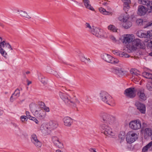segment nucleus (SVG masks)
<instances>
[{
	"label": "nucleus",
	"instance_id": "c85d7f7f",
	"mask_svg": "<svg viewBox=\"0 0 152 152\" xmlns=\"http://www.w3.org/2000/svg\"><path fill=\"white\" fill-rule=\"evenodd\" d=\"M0 53L2 56L5 58H8L11 54V53L10 52L9 53L7 54L5 51L3 49L1 48L0 50Z\"/></svg>",
	"mask_w": 152,
	"mask_h": 152
},
{
	"label": "nucleus",
	"instance_id": "cd10ccee",
	"mask_svg": "<svg viewBox=\"0 0 152 152\" xmlns=\"http://www.w3.org/2000/svg\"><path fill=\"white\" fill-rule=\"evenodd\" d=\"M99 12L102 14L104 15H112V13L110 12H107L106 10L105 9L103 8L100 7L99 8Z\"/></svg>",
	"mask_w": 152,
	"mask_h": 152
},
{
	"label": "nucleus",
	"instance_id": "58836bf2",
	"mask_svg": "<svg viewBox=\"0 0 152 152\" xmlns=\"http://www.w3.org/2000/svg\"><path fill=\"white\" fill-rule=\"evenodd\" d=\"M81 61L82 62L86 63L90 61V59L89 58H87L84 57H83L81 58Z\"/></svg>",
	"mask_w": 152,
	"mask_h": 152
},
{
	"label": "nucleus",
	"instance_id": "bb28decb",
	"mask_svg": "<svg viewBox=\"0 0 152 152\" xmlns=\"http://www.w3.org/2000/svg\"><path fill=\"white\" fill-rule=\"evenodd\" d=\"M132 24L131 22L128 20L123 23L122 26L124 28L127 29L130 28L132 26Z\"/></svg>",
	"mask_w": 152,
	"mask_h": 152
},
{
	"label": "nucleus",
	"instance_id": "aec40b11",
	"mask_svg": "<svg viewBox=\"0 0 152 152\" xmlns=\"http://www.w3.org/2000/svg\"><path fill=\"white\" fill-rule=\"evenodd\" d=\"M147 11V9L142 5H140L138 7V14L140 15H144L146 13Z\"/></svg>",
	"mask_w": 152,
	"mask_h": 152
},
{
	"label": "nucleus",
	"instance_id": "37998d69",
	"mask_svg": "<svg viewBox=\"0 0 152 152\" xmlns=\"http://www.w3.org/2000/svg\"><path fill=\"white\" fill-rule=\"evenodd\" d=\"M30 120L33 121L37 124H39V121L35 117H32V118Z\"/></svg>",
	"mask_w": 152,
	"mask_h": 152
},
{
	"label": "nucleus",
	"instance_id": "338daca9",
	"mask_svg": "<svg viewBox=\"0 0 152 152\" xmlns=\"http://www.w3.org/2000/svg\"><path fill=\"white\" fill-rule=\"evenodd\" d=\"M77 102L78 103H80V102L79 101H77Z\"/></svg>",
	"mask_w": 152,
	"mask_h": 152
},
{
	"label": "nucleus",
	"instance_id": "a18cd8bd",
	"mask_svg": "<svg viewBox=\"0 0 152 152\" xmlns=\"http://www.w3.org/2000/svg\"><path fill=\"white\" fill-rule=\"evenodd\" d=\"M132 78L134 80H136L137 81H138L140 79V76H136L132 77Z\"/></svg>",
	"mask_w": 152,
	"mask_h": 152
},
{
	"label": "nucleus",
	"instance_id": "423d86ee",
	"mask_svg": "<svg viewBox=\"0 0 152 152\" xmlns=\"http://www.w3.org/2000/svg\"><path fill=\"white\" fill-rule=\"evenodd\" d=\"M137 91L134 88H129L125 90L124 93L127 97L133 98L136 96V92Z\"/></svg>",
	"mask_w": 152,
	"mask_h": 152
},
{
	"label": "nucleus",
	"instance_id": "5fc2aeb1",
	"mask_svg": "<svg viewBox=\"0 0 152 152\" xmlns=\"http://www.w3.org/2000/svg\"><path fill=\"white\" fill-rule=\"evenodd\" d=\"M27 81L28 82L27 85L28 86L31 83V81H28V80H27Z\"/></svg>",
	"mask_w": 152,
	"mask_h": 152
},
{
	"label": "nucleus",
	"instance_id": "de8ad7c7",
	"mask_svg": "<svg viewBox=\"0 0 152 152\" xmlns=\"http://www.w3.org/2000/svg\"><path fill=\"white\" fill-rule=\"evenodd\" d=\"M124 3H130L131 1L130 0H122Z\"/></svg>",
	"mask_w": 152,
	"mask_h": 152
},
{
	"label": "nucleus",
	"instance_id": "e2e57ef3",
	"mask_svg": "<svg viewBox=\"0 0 152 152\" xmlns=\"http://www.w3.org/2000/svg\"><path fill=\"white\" fill-rule=\"evenodd\" d=\"M70 1H71V2H72V3H74L75 1H73V0H71Z\"/></svg>",
	"mask_w": 152,
	"mask_h": 152
},
{
	"label": "nucleus",
	"instance_id": "ddd939ff",
	"mask_svg": "<svg viewBox=\"0 0 152 152\" xmlns=\"http://www.w3.org/2000/svg\"><path fill=\"white\" fill-rule=\"evenodd\" d=\"M134 38V37L132 34L124 35L123 39V42L125 44H127L132 42Z\"/></svg>",
	"mask_w": 152,
	"mask_h": 152
},
{
	"label": "nucleus",
	"instance_id": "a211bd4d",
	"mask_svg": "<svg viewBox=\"0 0 152 152\" xmlns=\"http://www.w3.org/2000/svg\"><path fill=\"white\" fill-rule=\"evenodd\" d=\"M137 35L139 37L142 38H150L152 34L150 31H148L146 33L142 32L141 31H138L137 33Z\"/></svg>",
	"mask_w": 152,
	"mask_h": 152
},
{
	"label": "nucleus",
	"instance_id": "864d4df0",
	"mask_svg": "<svg viewBox=\"0 0 152 152\" xmlns=\"http://www.w3.org/2000/svg\"><path fill=\"white\" fill-rule=\"evenodd\" d=\"M44 110H45L47 112H48L49 111V108L48 107H46L44 109Z\"/></svg>",
	"mask_w": 152,
	"mask_h": 152
},
{
	"label": "nucleus",
	"instance_id": "2eb2a0df",
	"mask_svg": "<svg viewBox=\"0 0 152 152\" xmlns=\"http://www.w3.org/2000/svg\"><path fill=\"white\" fill-rule=\"evenodd\" d=\"M135 105L137 110L141 113L142 114L145 113L146 108L144 104L139 102H137L135 103Z\"/></svg>",
	"mask_w": 152,
	"mask_h": 152
},
{
	"label": "nucleus",
	"instance_id": "603ef678",
	"mask_svg": "<svg viewBox=\"0 0 152 152\" xmlns=\"http://www.w3.org/2000/svg\"><path fill=\"white\" fill-rule=\"evenodd\" d=\"M78 2H77L76 1H75L74 3H73V4H74L76 6H78L77 5Z\"/></svg>",
	"mask_w": 152,
	"mask_h": 152
},
{
	"label": "nucleus",
	"instance_id": "a19ab883",
	"mask_svg": "<svg viewBox=\"0 0 152 152\" xmlns=\"http://www.w3.org/2000/svg\"><path fill=\"white\" fill-rule=\"evenodd\" d=\"M121 57H129V55L127 54L126 53H121Z\"/></svg>",
	"mask_w": 152,
	"mask_h": 152
},
{
	"label": "nucleus",
	"instance_id": "412c9836",
	"mask_svg": "<svg viewBox=\"0 0 152 152\" xmlns=\"http://www.w3.org/2000/svg\"><path fill=\"white\" fill-rule=\"evenodd\" d=\"M114 71L115 73L120 77L124 75L125 72L124 69L120 67L114 69Z\"/></svg>",
	"mask_w": 152,
	"mask_h": 152
},
{
	"label": "nucleus",
	"instance_id": "f03ea898",
	"mask_svg": "<svg viewBox=\"0 0 152 152\" xmlns=\"http://www.w3.org/2000/svg\"><path fill=\"white\" fill-rule=\"evenodd\" d=\"M58 124L55 121H50L48 123L43 124L40 126V130L44 134L47 135L50 134L52 130L57 128Z\"/></svg>",
	"mask_w": 152,
	"mask_h": 152
},
{
	"label": "nucleus",
	"instance_id": "bf43d9fd",
	"mask_svg": "<svg viewBox=\"0 0 152 152\" xmlns=\"http://www.w3.org/2000/svg\"><path fill=\"white\" fill-rule=\"evenodd\" d=\"M56 76L57 77V78H60V77L58 75V74H57V75H56Z\"/></svg>",
	"mask_w": 152,
	"mask_h": 152
},
{
	"label": "nucleus",
	"instance_id": "4be33fe9",
	"mask_svg": "<svg viewBox=\"0 0 152 152\" xmlns=\"http://www.w3.org/2000/svg\"><path fill=\"white\" fill-rule=\"evenodd\" d=\"M64 125L66 126H71L72 122V119L69 117H65L63 119Z\"/></svg>",
	"mask_w": 152,
	"mask_h": 152
},
{
	"label": "nucleus",
	"instance_id": "052dcab7",
	"mask_svg": "<svg viewBox=\"0 0 152 152\" xmlns=\"http://www.w3.org/2000/svg\"><path fill=\"white\" fill-rule=\"evenodd\" d=\"M26 74H28L30 73V72L29 71H28L26 72Z\"/></svg>",
	"mask_w": 152,
	"mask_h": 152
},
{
	"label": "nucleus",
	"instance_id": "7ed1b4c3",
	"mask_svg": "<svg viewBox=\"0 0 152 152\" xmlns=\"http://www.w3.org/2000/svg\"><path fill=\"white\" fill-rule=\"evenodd\" d=\"M137 47L142 49H144L145 48V44L143 42L139 39L134 40L132 42V45L129 47L131 51L135 50Z\"/></svg>",
	"mask_w": 152,
	"mask_h": 152
},
{
	"label": "nucleus",
	"instance_id": "4c0bfd02",
	"mask_svg": "<svg viewBox=\"0 0 152 152\" xmlns=\"http://www.w3.org/2000/svg\"><path fill=\"white\" fill-rule=\"evenodd\" d=\"M45 77L43 76H42L41 77V82L44 85L47 83V81L45 79Z\"/></svg>",
	"mask_w": 152,
	"mask_h": 152
},
{
	"label": "nucleus",
	"instance_id": "f8f14e48",
	"mask_svg": "<svg viewBox=\"0 0 152 152\" xmlns=\"http://www.w3.org/2000/svg\"><path fill=\"white\" fill-rule=\"evenodd\" d=\"M139 3L146 5L148 7V10L149 12H152V2L149 0H140L139 1Z\"/></svg>",
	"mask_w": 152,
	"mask_h": 152
},
{
	"label": "nucleus",
	"instance_id": "6e6d98bb",
	"mask_svg": "<svg viewBox=\"0 0 152 152\" xmlns=\"http://www.w3.org/2000/svg\"><path fill=\"white\" fill-rule=\"evenodd\" d=\"M56 152H63L61 151L60 150L58 149L56 150Z\"/></svg>",
	"mask_w": 152,
	"mask_h": 152
},
{
	"label": "nucleus",
	"instance_id": "72a5a7b5",
	"mask_svg": "<svg viewBox=\"0 0 152 152\" xmlns=\"http://www.w3.org/2000/svg\"><path fill=\"white\" fill-rule=\"evenodd\" d=\"M125 137V134L124 132H121L118 135V137L121 141L124 140Z\"/></svg>",
	"mask_w": 152,
	"mask_h": 152
},
{
	"label": "nucleus",
	"instance_id": "6ab92c4d",
	"mask_svg": "<svg viewBox=\"0 0 152 152\" xmlns=\"http://www.w3.org/2000/svg\"><path fill=\"white\" fill-rule=\"evenodd\" d=\"M91 31L93 35L98 37H100L102 35L100 29L99 28L93 27Z\"/></svg>",
	"mask_w": 152,
	"mask_h": 152
},
{
	"label": "nucleus",
	"instance_id": "39448f33",
	"mask_svg": "<svg viewBox=\"0 0 152 152\" xmlns=\"http://www.w3.org/2000/svg\"><path fill=\"white\" fill-rule=\"evenodd\" d=\"M137 134L132 131L129 132L127 134L126 137V140L128 143H132L137 139Z\"/></svg>",
	"mask_w": 152,
	"mask_h": 152
},
{
	"label": "nucleus",
	"instance_id": "6e6552de",
	"mask_svg": "<svg viewBox=\"0 0 152 152\" xmlns=\"http://www.w3.org/2000/svg\"><path fill=\"white\" fill-rule=\"evenodd\" d=\"M129 127L133 130H137L141 128V123L139 120L132 121L129 124Z\"/></svg>",
	"mask_w": 152,
	"mask_h": 152
},
{
	"label": "nucleus",
	"instance_id": "9d476101",
	"mask_svg": "<svg viewBox=\"0 0 152 152\" xmlns=\"http://www.w3.org/2000/svg\"><path fill=\"white\" fill-rule=\"evenodd\" d=\"M17 11L20 12V15L23 17L28 19L31 18V11L29 9H26L24 10H18Z\"/></svg>",
	"mask_w": 152,
	"mask_h": 152
},
{
	"label": "nucleus",
	"instance_id": "c9c22d12",
	"mask_svg": "<svg viewBox=\"0 0 152 152\" xmlns=\"http://www.w3.org/2000/svg\"><path fill=\"white\" fill-rule=\"evenodd\" d=\"M108 29L113 31V32L116 31V29L114 26L112 25H110L108 27Z\"/></svg>",
	"mask_w": 152,
	"mask_h": 152
},
{
	"label": "nucleus",
	"instance_id": "b1692460",
	"mask_svg": "<svg viewBox=\"0 0 152 152\" xmlns=\"http://www.w3.org/2000/svg\"><path fill=\"white\" fill-rule=\"evenodd\" d=\"M83 1L86 8L89 9L92 11L94 10V9L90 4V1L88 0H83Z\"/></svg>",
	"mask_w": 152,
	"mask_h": 152
},
{
	"label": "nucleus",
	"instance_id": "dca6fc26",
	"mask_svg": "<svg viewBox=\"0 0 152 152\" xmlns=\"http://www.w3.org/2000/svg\"><path fill=\"white\" fill-rule=\"evenodd\" d=\"M137 95L138 96L139 99L141 101H144L147 99V96L144 93L143 90L139 89L137 91Z\"/></svg>",
	"mask_w": 152,
	"mask_h": 152
},
{
	"label": "nucleus",
	"instance_id": "a878e982",
	"mask_svg": "<svg viewBox=\"0 0 152 152\" xmlns=\"http://www.w3.org/2000/svg\"><path fill=\"white\" fill-rule=\"evenodd\" d=\"M20 92L18 88H17L15 92L12 94L10 98V100L11 102L13 101V95H14L17 97H18L20 96Z\"/></svg>",
	"mask_w": 152,
	"mask_h": 152
},
{
	"label": "nucleus",
	"instance_id": "0e129e2a",
	"mask_svg": "<svg viewBox=\"0 0 152 152\" xmlns=\"http://www.w3.org/2000/svg\"><path fill=\"white\" fill-rule=\"evenodd\" d=\"M70 1H71V2H72V3H74L75 1H73V0H71Z\"/></svg>",
	"mask_w": 152,
	"mask_h": 152
},
{
	"label": "nucleus",
	"instance_id": "09e8293b",
	"mask_svg": "<svg viewBox=\"0 0 152 152\" xmlns=\"http://www.w3.org/2000/svg\"><path fill=\"white\" fill-rule=\"evenodd\" d=\"M152 25V21L148 23H147L146 24V26L145 27V28H146L148 26H151Z\"/></svg>",
	"mask_w": 152,
	"mask_h": 152
},
{
	"label": "nucleus",
	"instance_id": "49530a36",
	"mask_svg": "<svg viewBox=\"0 0 152 152\" xmlns=\"http://www.w3.org/2000/svg\"><path fill=\"white\" fill-rule=\"evenodd\" d=\"M110 38L111 39L113 42H116L115 38L113 36L111 35L110 37Z\"/></svg>",
	"mask_w": 152,
	"mask_h": 152
},
{
	"label": "nucleus",
	"instance_id": "4d7b16f0",
	"mask_svg": "<svg viewBox=\"0 0 152 152\" xmlns=\"http://www.w3.org/2000/svg\"><path fill=\"white\" fill-rule=\"evenodd\" d=\"M2 38L0 37V44L2 42Z\"/></svg>",
	"mask_w": 152,
	"mask_h": 152
},
{
	"label": "nucleus",
	"instance_id": "c756f323",
	"mask_svg": "<svg viewBox=\"0 0 152 152\" xmlns=\"http://www.w3.org/2000/svg\"><path fill=\"white\" fill-rule=\"evenodd\" d=\"M129 19L128 16L127 15L125 16L122 14L121 15L118 17V19L119 20L124 23L125 21Z\"/></svg>",
	"mask_w": 152,
	"mask_h": 152
},
{
	"label": "nucleus",
	"instance_id": "8fccbe9b",
	"mask_svg": "<svg viewBox=\"0 0 152 152\" xmlns=\"http://www.w3.org/2000/svg\"><path fill=\"white\" fill-rule=\"evenodd\" d=\"M86 27L88 28H89L91 29V30L92 29V28L91 26L90 25V24L88 23H86Z\"/></svg>",
	"mask_w": 152,
	"mask_h": 152
},
{
	"label": "nucleus",
	"instance_id": "473e14b6",
	"mask_svg": "<svg viewBox=\"0 0 152 152\" xmlns=\"http://www.w3.org/2000/svg\"><path fill=\"white\" fill-rule=\"evenodd\" d=\"M152 145V141L150 142L146 146L144 147L143 148L142 151L143 152H145L147 151L148 149Z\"/></svg>",
	"mask_w": 152,
	"mask_h": 152
},
{
	"label": "nucleus",
	"instance_id": "393cba45",
	"mask_svg": "<svg viewBox=\"0 0 152 152\" xmlns=\"http://www.w3.org/2000/svg\"><path fill=\"white\" fill-rule=\"evenodd\" d=\"M130 73L132 75V77L140 76V72L135 69H132L130 71Z\"/></svg>",
	"mask_w": 152,
	"mask_h": 152
},
{
	"label": "nucleus",
	"instance_id": "3c124183",
	"mask_svg": "<svg viewBox=\"0 0 152 152\" xmlns=\"http://www.w3.org/2000/svg\"><path fill=\"white\" fill-rule=\"evenodd\" d=\"M26 116H27L26 115H22L21 116V117L23 118H24V120L27 121L28 118Z\"/></svg>",
	"mask_w": 152,
	"mask_h": 152
},
{
	"label": "nucleus",
	"instance_id": "2f4dec72",
	"mask_svg": "<svg viewBox=\"0 0 152 152\" xmlns=\"http://www.w3.org/2000/svg\"><path fill=\"white\" fill-rule=\"evenodd\" d=\"M130 3H124L123 4V9L125 12L127 13L130 8Z\"/></svg>",
	"mask_w": 152,
	"mask_h": 152
},
{
	"label": "nucleus",
	"instance_id": "69168bd1",
	"mask_svg": "<svg viewBox=\"0 0 152 152\" xmlns=\"http://www.w3.org/2000/svg\"><path fill=\"white\" fill-rule=\"evenodd\" d=\"M150 55L151 56H152V52L151 53H150Z\"/></svg>",
	"mask_w": 152,
	"mask_h": 152
},
{
	"label": "nucleus",
	"instance_id": "0eeeda50",
	"mask_svg": "<svg viewBox=\"0 0 152 152\" xmlns=\"http://www.w3.org/2000/svg\"><path fill=\"white\" fill-rule=\"evenodd\" d=\"M60 96L61 99L63 100L66 104L74 107L76 106L75 103L71 100L69 99L64 94L61 92Z\"/></svg>",
	"mask_w": 152,
	"mask_h": 152
},
{
	"label": "nucleus",
	"instance_id": "4468645a",
	"mask_svg": "<svg viewBox=\"0 0 152 152\" xmlns=\"http://www.w3.org/2000/svg\"><path fill=\"white\" fill-rule=\"evenodd\" d=\"M31 140L37 148H39L41 147L42 143L38 140L37 137L35 134H34L31 135Z\"/></svg>",
	"mask_w": 152,
	"mask_h": 152
},
{
	"label": "nucleus",
	"instance_id": "1a4fd4ad",
	"mask_svg": "<svg viewBox=\"0 0 152 152\" xmlns=\"http://www.w3.org/2000/svg\"><path fill=\"white\" fill-rule=\"evenodd\" d=\"M103 58L107 62L112 64H117L119 61L118 59L113 58L110 55L108 54H105L104 55Z\"/></svg>",
	"mask_w": 152,
	"mask_h": 152
},
{
	"label": "nucleus",
	"instance_id": "e433bc0d",
	"mask_svg": "<svg viewBox=\"0 0 152 152\" xmlns=\"http://www.w3.org/2000/svg\"><path fill=\"white\" fill-rule=\"evenodd\" d=\"M148 47L150 48L152 51V39L148 41Z\"/></svg>",
	"mask_w": 152,
	"mask_h": 152
},
{
	"label": "nucleus",
	"instance_id": "c03bdc74",
	"mask_svg": "<svg viewBox=\"0 0 152 152\" xmlns=\"http://www.w3.org/2000/svg\"><path fill=\"white\" fill-rule=\"evenodd\" d=\"M113 52L114 54H115L117 56H121L120 54H121V53H120L119 51L114 50L113 51Z\"/></svg>",
	"mask_w": 152,
	"mask_h": 152
},
{
	"label": "nucleus",
	"instance_id": "f3484780",
	"mask_svg": "<svg viewBox=\"0 0 152 152\" xmlns=\"http://www.w3.org/2000/svg\"><path fill=\"white\" fill-rule=\"evenodd\" d=\"M52 141L54 145L60 148H63V144L59 140V138L56 136H53L52 138Z\"/></svg>",
	"mask_w": 152,
	"mask_h": 152
},
{
	"label": "nucleus",
	"instance_id": "680f3d73",
	"mask_svg": "<svg viewBox=\"0 0 152 152\" xmlns=\"http://www.w3.org/2000/svg\"><path fill=\"white\" fill-rule=\"evenodd\" d=\"M103 4L104 5H106L107 4V3H104Z\"/></svg>",
	"mask_w": 152,
	"mask_h": 152
},
{
	"label": "nucleus",
	"instance_id": "9b49d317",
	"mask_svg": "<svg viewBox=\"0 0 152 152\" xmlns=\"http://www.w3.org/2000/svg\"><path fill=\"white\" fill-rule=\"evenodd\" d=\"M34 114L37 117L41 119L45 118L46 115V112L40 108H38L36 110Z\"/></svg>",
	"mask_w": 152,
	"mask_h": 152
},
{
	"label": "nucleus",
	"instance_id": "f704fd0d",
	"mask_svg": "<svg viewBox=\"0 0 152 152\" xmlns=\"http://www.w3.org/2000/svg\"><path fill=\"white\" fill-rule=\"evenodd\" d=\"M5 44H6V46L9 48H10L11 50H12V48L11 45L9 44H6L5 42L4 41L2 42L0 44V48L4 47Z\"/></svg>",
	"mask_w": 152,
	"mask_h": 152
},
{
	"label": "nucleus",
	"instance_id": "7c9ffc66",
	"mask_svg": "<svg viewBox=\"0 0 152 152\" xmlns=\"http://www.w3.org/2000/svg\"><path fill=\"white\" fill-rule=\"evenodd\" d=\"M142 75L146 78L151 79L152 80V74L144 72L142 73Z\"/></svg>",
	"mask_w": 152,
	"mask_h": 152
},
{
	"label": "nucleus",
	"instance_id": "f257e3e1",
	"mask_svg": "<svg viewBox=\"0 0 152 152\" xmlns=\"http://www.w3.org/2000/svg\"><path fill=\"white\" fill-rule=\"evenodd\" d=\"M102 117L104 123L102 125L101 128L104 131L103 133L107 136H114L115 133L110 128V126L114 123L115 121V118L107 114H103Z\"/></svg>",
	"mask_w": 152,
	"mask_h": 152
},
{
	"label": "nucleus",
	"instance_id": "5701e85b",
	"mask_svg": "<svg viewBox=\"0 0 152 152\" xmlns=\"http://www.w3.org/2000/svg\"><path fill=\"white\" fill-rule=\"evenodd\" d=\"M152 135V130L149 128H146L144 130V137L145 138H147L149 137Z\"/></svg>",
	"mask_w": 152,
	"mask_h": 152
},
{
	"label": "nucleus",
	"instance_id": "13d9d810",
	"mask_svg": "<svg viewBox=\"0 0 152 152\" xmlns=\"http://www.w3.org/2000/svg\"><path fill=\"white\" fill-rule=\"evenodd\" d=\"M20 118H21V120L22 121V122H24L25 121H26L25 120H24V118H21V117H20Z\"/></svg>",
	"mask_w": 152,
	"mask_h": 152
},
{
	"label": "nucleus",
	"instance_id": "20e7f679",
	"mask_svg": "<svg viewBox=\"0 0 152 152\" xmlns=\"http://www.w3.org/2000/svg\"><path fill=\"white\" fill-rule=\"evenodd\" d=\"M99 97L102 101L109 104L112 98L108 93L104 91H102L100 92Z\"/></svg>",
	"mask_w": 152,
	"mask_h": 152
},
{
	"label": "nucleus",
	"instance_id": "ea45409f",
	"mask_svg": "<svg viewBox=\"0 0 152 152\" xmlns=\"http://www.w3.org/2000/svg\"><path fill=\"white\" fill-rule=\"evenodd\" d=\"M143 22V20L140 19H137L136 21V23L138 25H141Z\"/></svg>",
	"mask_w": 152,
	"mask_h": 152
},
{
	"label": "nucleus",
	"instance_id": "79ce46f5",
	"mask_svg": "<svg viewBox=\"0 0 152 152\" xmlns=\"http://www.w3.org/2000/svg\"><path fill=\"white\" fill-rule=\"evenodd\" d=\"M26 115L27 116L26 117H27L28 118H29V119H30L32 118V117L30 115V113L29 112L26 111Z\"/></svg>",
	"mask_w": 152,
	"mask_h": 152
}]
</instances>
